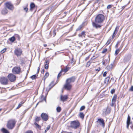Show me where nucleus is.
I'll list each match as a JSON object with an SVG mask.
<instances>
[{
    "label": "nucleus",
    "instance_id": "1",
    "mask_svg": "<svg viewBox=\"0 0 133 133\" xmlns=\"http://www.w3.org/2000/svg\"><path fill=\"white\" fill-rule=\"evenodd\" d=\"M16 123L15 120L11 119L9 120L7 122L6 126L10 129H12L15 127Z\"/></svg>",
    "mask_w": 133,
    "mask_h": 133
},
{
    "label": "nucleus",
    "instance_id": "2",
    "mask_svg": "<svg viewBox=\"0 0 133 133\" xmlns=\"http://www.w3.org/2000/svg\"><path fill=\"white\" fill-rule=\"evenodd\" d=\"M104 16L102 14H98L96 17L95 21L96 23H101L104 20Z\"/></svg>",
    "mask_w": 133,
    "mask_h": 133
},
{
    "label": "nucleus",
    "instance_id": "3",
    "mask_svg": "<svg viewBox=\"0 0 133 133\" xmlns=\"http://www.w3.org/2000/svg\"><path fill=\"white\" fill-rule=\"evenodd\" d=\"M79 123L77 121H72L70 123L71 127L75 129H76L79 128Z\"/></svg>",
    "mask_w": 133,
    "mask_h": 133
},
{
    "label": "nucleus",
    "instance_id": "4",
    "mask_svg": "<svg viewBox=\"0 0 133 133\" xmlns=\"http://www.w3.org/2000/svg\"><path fill=\"white\" fill-rule=\"evenodd\" d=\"M9 80L5 77H3L0 78V82L2 84L6 85L8 84Z\"/></svg>",
    "mask_w": 133,
    "mask_h": 133
},
{
    "label": "nucleus",
    "instance_id": "5",
    "mask_svg": "<svg viewBox=\"0 0 133 133\" xmlns=\"http://www.w3.org/2000/svg\"><path fill=\"white\" fill-rule=\"evenodd\" d=\"M21 68L19 66L15 67L12 69V72L15 74H18L21 72Z\"/></svg>",
    "mask_w": 133,
    "mask_h": 133
},
{
    "label": "nucleus",
    "instance_id": "6",
    "mask_svg": "<svg viewBox=\"0 0 133 133\" xmlns=\"http://www.w3.org/2000/svg\"><path fill=\"white\" fill-rule=\"evenodd\" d=\"M8 78L11 82H13L16 79V76L12 74H9L8 76Z\"/></svg>",
    "mask_w": 133,
    "mask_h": 133
},
{
    "label": "nucleus",
    "instance_id": "7",
    "mask_svg": "<svg viewBox=\"0 0 133 133\" xmlns=\"http://www.w3.org/2000/svg\"><path fill=\"white\" fill-rule=\"evenodd\" d=\"M5 5L6 6L8 9L10 10H13L14 8L13 5L10 2L6 3Z\"/></svg>",
    "mask_w": 133,
    "mask_h": 133
},
{
    "label": "nucleus",
    "instance_id": "8",
    "mask_svg": "<svg viewBox=\"0 0 133 133\" xmlns=\"http://www.w3.org/2000/svg\"><path fill=\"white\" fill-rule=\"evenodd\" d=\"M111 110V109L108 107L104 109L103 110V114L104 115H107L110 112Z\"/></svg>",
    "mask_w": 133,
    "mask_h": 133
},
{
    "label": "nucleus",
    "instance_id": "9",
    "mask_svg": "<svg viewBox=\"0 0 133 133\" xmlns=\"http://www.w3.org/2000/svg\"><path fill=\"white\" fill-rule=\"evenodd\" d=\"M22 53V51L19 48L16 49L14 51V53L17 56H20Z\"/></svg>",
    "mask_w": 133,
    "mask_h": 133
},
{
    "label": "nucleus",
    "instance_id": "10",
    "mask_svg": "<svg viewBox=\"0 0 133 133\" xmlns=\"http://www.w3.org/2000/svg\"><path fill=\"white\" fill-rule=\"evenodd\" d=\"M68 98V96L67 95H61L60 97V100L63 102L66 101Z\"/></svg>",
    "mask_w": 133,
    "mask_h": 133
},
{
    "label": "nucleus",
    "instance_id": "11",
    "mask_svg": "<svg viewBox=\"0 0 133 133\" xmlns=\"http://www.w3.org/2000/svg\"><path fill=\"white\" fill-rule=\"evenodd\" d=\"M97 122L99 124L101 125L103 127H104V120L103 119H98Z\"/></svg>",
    "mask_w": 133,
    "mask_h": 133
},
{
    "label": "nucleus",
    "instance_id": "12",
    "mask_svg": "<svg viewBox=\"0 0 133 133\" xmlns=\"http://www.w3.org/2000/svg\"><path fill=\"white\" fill-rule=\"evenodd\" d=\"M41 117L43 120L46 121L48 119V116L46 113H43L41 114Z\"/></svg>",
    "mask_w": 133,
    "mask_h": 133
},
{
    "label": "nucleus",
    "instance_id": "13",
    "mask_svg": "<svg viewBox=\"0 0 133 133\" xmlns=\"http://www.w3.org/2000/svg\"><path fill=\"white\" fill-rule=\"evenodd\" d=\"M117 98V95H114L113 96L111 100V103L110 104V105L111 107H113L115 104Z\"/></svg>",
    "mask_w": 133,
    "mask_h": 133
},
{
    "label": "nucleus",
    "instance_id": "14",
    "mask_svg": "<svg viewBox=\"0 0 133 133\" xmlns=\"http://www.w3.org/2000/svg\"><path fill=\"white\" fill-rule=\"evenodd\" d=\"M71 87V84H69L66 82L65 84L64 85L63 88L68 90L70 89Z\"/></svg>",
    "mask_w": 133,
    "mask_h": 133
},
{
    "label": "nucleus",
    "instance_id": "15",
    "mask_svg": "<svg viewBox=\"0 0 133 133\" xmlns=\"http://www.w3.org/2000/svg\"><path fill=\"white\" fill-rule=\"evenodd\" d=\"M131 55L130 54L126 55L124 58V62H126L129 61L131 59Z\"/></svg>",
    "mask_w": 133,
    "mask_h": 133
},
{
    "label": "nucleus",
    "instance_id": "16",
    "mask_svg": "<svg viewBox=\"0 0 133 133\" xmlns=\"http://www.w3.org/2000/svg\"><path fill=\"white\" fill-rule=\"evenodd\" d=\"M75 81V79L74 77H71L67 79L66 82L69 84H71V83Z\"/></svg>",
    "mask_w": 133,
    "mask_h": 133
},
{
    "label": "nucleus",
    "instance_id": "17",
    "mask_svg": "<svg viewBox=\"0 0 133 133\" xmlns=\"http://www.w3.org/2000/svg\"><path fill=\"white\" fill-rule=\"evenodd\" d=\"M127 123V128L128 129L129 125L131 124V122H130V118L129 115L128 116Z\"/></svg>",
    "mask_w": 133,
    "mask_h": 133
},
{
    "label": "nucleus",
    "instance_id": "18",
    "mask_svg": "<svg viewBox=\"0 0 133 133\" xmlns=\"http://www.w3.org/2000/svg\"><path fill=\"white\" fill-rule=\"evenodd\" d=\"M119 28V27H118V26H117L116 28L115 29V31H114L113 33V35H112V38H113L115 37V36L116 35V34L117 33V31H118V30Z\"/></svg>",
    "mask_w": 133,
    "mask_h": 133
},
{
    "label": "nucleus",
    "instance_id": "19",
    "mask_svg": "<svg viewBox=\"0 0 133 133\" xmlns=\"http://www.w3.org/2000/svg\"><path fill=\"white\" fill-rule=\"evenodd\" d=\"M109 79L110 77H107L105 78L104 81V83L106 84L110 83V80H109Z\"/></svg>",
    "mask_w": 133,
    "mask_h": 133
},
{
    "label": "nucleus",
    "instance_id": "20",
    "mask_svg": "<svg viewBox=\"0 0 133 133\" xmlns=\"http://www.w3.org/2000/svg\"><path fill=\"white\" fill-rule=\"evenodd\" d=\"M8 10L6 8H3L2 11V14L3 15L7 13Z\"/></svg>",
    "mask_w": 133,
    "mask_h": 133
},
{
    "label": "nucleus",
    "instance_id": "21",
    "mask_svg": "<svg viewBox=\"0 0 133 133\" xmlns=\"http://www.w3.org/2000/svg\"><path fill=\"white\" fill-rule=\"evenodd\" d=\"M92 25L93 27H95L96 28H100L101 26V25L98 24L94 22L93 23Z\"/></svg>",
    "mask_w": 133,
    "mask_h": 133
},
{
    "label": "nucleus",
    "instance_id": "22",
    "mask_svg": "<svg viewBox=\"0 0 133 133\" xmlns=\"http://www.w3.org/2000/svg\"><path fill=\"white\" fill-rule=\"evenodd\" d=\"M49 62V61L48 60H46L45 61V68L46 69H48Z\"/></svg>",
    "mask_w": 133,
    "mask_h": 133
},
{
    "label": "nucleus",
    "instance_id": "23",
    "mask_svg": "<svg viewBox=\"0 0 133 133\" xmlns=\"http://www.w3.org/2000/svg\"><path fill=\"white\" fill-rule=\"evenodd\" d=\"M30 10L32 11L33 9L35 8V5L34 3H32L30 4Z\"/></svg>",
    "mask_w": 133,
    "mask_h": 133
},
{
    "label": "nucleus",
    "instance_id": "24",
    "mask_svg": "<svg viewBox=\"0 0 133 133\" xmlns=\"http://www.w3.org/2000/svg\"><path fill=\"white\" fill-rule=\"evenodd\" d=\"M85 32L84 31L82 32L81 34L78 35L79 37H85Z\"/></svg>",
    "mask_w": 133,
    "mask_h": 133
},
{
    "label": "nucleus",
    "instance_id": "25",
    "mask_svg": "<svg viewBox=\"0 0 133 133\" xmlns=\"http://www.w3.org/2000/svg\"><path fill=\"white\" fill-rule=\"evenodd\" d=\"M115 66V64L114 62H113L109 66H107V68H108L109 67H110V69H111L113 67H114Z\"/></svg>",
    "mask_w": 133,
    "mask_h": 133
},
{
    "label": "nucleus",
    "instance_id": "26",
    "mask_svg": "<svg viewBox=\"0 0 133 133\" xmlns=\"http://www.w3.org/2000/svg\"><path fill=\"white\" fill-rule=\"evenodd\" d=\"M2 130L4 133H9L8 131L5 129L3 128L2 129Z\"/></svg>",
    "mask_w": 133,
    "mask_h": 133
},
{
    "label": "nucleus",
    "instance_id": "27",
    "mask_svg": "<svg viewBox=\"0 0 133 133\" xmlns=\"http://www.w3.org/2000/svg\"><path fill=\"white\" fill-rule=\"evenodd\" d=\"M79 116L82 119L84 118V115L83 112H80L79 115Z\"/></svg>",
    "mask_w": 133,
    "mask_h": 133
},
{
    "label": "nucleus",
    "instance_id": "28",
    "mask_svg": "<svg viewBox=\"0 0 133 133\" xmlns=\"http://www.w3.org/2000/svg\"><path fill=\"white\" fill-rule=\"evenodd\" d=\"M15 40V37L13 36L9 39L10 41L11 42H14Z\"/></svg>",
    "mask_w": 133,
    "mask_h": 133
},
{
    "label": "nucleus",
    "instance_id": "29",
    "mask_svg": "<svg viewBox=\"0 0 133 133\" xmlns=\"http://www.w3.org/2000/svg\"><path fill=\"white\" fill-rule=\"evenodd\" d=\"M50 125H48L44 133H46L50 129Z\"/></svg>",
    "mask_w": 133,
    "mask_h": 133
},
{
    "label": "nucleus",
    "instance_id": "30",
    "mask_svg": "<svg viewBox=\"0 0 133 133\" xmlns=\"http://www.w3.org/2000/svg\"><path fill=\"white\" fill-rule=\"evenodd\" d=\"M120 49H117L115 51V55H117L118 54V53L120 51Z\"/></svg>",
    "mask_w": 133,
    "mask_h": 133
},
{
    "label": "nucleus",
    "instance_id": "31",
    "mask_svg": "<svg viewBox=\"0 0 133 133\" xmlns=\"http://www.w3.org/2000/svg\"><path fill=\"white\" fill-rule=\"evenodd\" d=\"M57 111L58 112H60L61 110V108L59 107H57L56 108Z\"/></svg>",
    "mask_w": 133,
    "mask_h": 133
},
{
    "label": "nucleus",
    "instance_id": "32",
    "mask_svg": "<svg viewBox=\"0 0 133 133\" xmlns=\"http://www.w3.org/2000/svg\"><path fill=\"white\" fill-rule=\"evenodd\" d=\"M83 27V25H81L79 26L76 29V31H78L81 29Z\"/></svg>",
    "mask_w": 133,
    "mask_h": 133
},
{
    "label": "nucleus",
    "instance_id": "33",
    "mask_svg": "<svg viewBox=\"0 0 133 133\" xmlns=\"http://www.w3.org/2000/svg\"><path fill=\"white\" fill-rule=\"evenodd\" d=\"M40 118L39 117L37 116L35 118V121L36 122H38L40 120Z\"/></svg>",
    "mask_w": 133,
    "mask_h": 133
},
{
    "label": "nucleus",
    "instance_id": "34",
    "mask_svg": "<svg viewBox=\"0 0 133 133\" xmlns=\"http://www.w3.org/2000/svg\"><path fill=\"white\" fill-rule=\"evenodd\" d=\"M34 124L36 125V126L38 129H40L41 128V127L36 123L35 122Z\"/></svg>",
    "mask_w": 133,
    "mask_h": 133
},
{
    "label": "nucleus",
    "instance_id": "35",
    "mask_svg": "<svg viewBox=\"0 0 133 133\" xmlns=\"http://www.w3.org/2000/svg\"><path fill=\"white\" fill-rule=\"evenodd\" d=\"M49 75V73L48 72H47L45 74V76H44V77L45 79L47 77H48Z\"/></svg>",
    "mask_w": 133,
    "mask_h": 133
},
{
    "label": "nucleus",
    "instance_id": "36",
    "mask_svg": "<svg viewBox=\"0 0 133 133\" xmlns=\"http://www.w3.org/2000/svg\"><path fill=\"white\" fill-rule=\"evenodd\" d=\"M63 71L61 70L59 72V73L58 74L57 76V78H58L59 77H60L61 75V73Z\"/></svg>",
    "mask_w": 133,
    "mask_h": 133
},
{
    "label": "nucleus",
    "instance_id": "37",
    "mask_svg": "<svg viewBox=\"0 0 133 133\" xmlns=\"http://www.w3.org/2000/svg\"><path fill=\"white\" fill-rule=\"evenodd\" d=\"M6 48H4L1 51V53L2 54L3 53L5 52L6 51Z\"/></svg>",
    "mask_w": 133,
    "mask_h": 133
},
{
    "label": "nucleus",
    "instance_id": "38",
    "mask_svg": "<svg viewBox=\"0 0 133 133\" xmlns=\"http://www.w3.org/2000/svg\"><path fill=\"white\" fill-rule=\"evenodd\" d=\"M31 78L32 79H35L36 78V76L35 75H32L31 77Z\"/></svg>",
    "mask_w": 133,
    "mask_h": 133
},
{
    "label": "nucleus",
    "instance_id": "39",
    "mask_svg": "<svg viewBox=\"0 0 133 133\" xmlns=\"http://www.w3.org/2000/svg\"><path fill=\"white\" fill-rule=\"evenodd\" d=\"M85 108V107L84 106H83L81 107L80 109V111H81L83 110Z\"/></svg>",
    "mask_w": 133,
    "mask_h": 133
},
{
    "label": "nucleus",
    "instance_id": "40",
    "mask_svg": "<svg viewBox=\"0 0 133 133\" xmlns=\"http://www.w3.org/2000/svg\"><path fill=\"white\" fill-rule=\"evenodd\" d=\"M56 30L55 29H54L53 30V37H54L56 35Z\"/></svg>",
    "mask_w": 133,
    "mask_h": 133
},
{
    "label": "nucleus",
    "instance_id": "41",
    "mask_svg": "<svg viewBox=\"0 0 133 133\" xmlns=\"http://www.w3.org/2000/svg\"><path fill=\"white\" fill-rule=\"evenodd\" d=\"M107 49H104L102 51V53L103 54H104L107 51Z\"/></svg>",
    "mask_w": 133,
    "mask_h": 133
},
{
    "label": "nucleus",
    "instance_id": "42",
    "mask_svg": "<svg viewBox=\"0 0 133 133\" xmlns=\"http://www.w3.org/2000/svg\"><path fill=\"white\" fill-rule=\"evenodd\" d=\"M112 5H108L107 8L108 9H109L111 8V7H112Z\"/></svg>",
    "mask_w": 133,
    "mask_h": 133
},
{
    "label": "nucleus",
    "instance_id": "43",
    "mask_svg": "<svg viewBox=\"0 0 133 133\" xmlns=\"http://www.w3.org/2000/svg\"><path fill=\"white\" fill-rule=\"evenodd\" d=\"M115 89H112L111 90L110 92L111 94H112L115 92Z\"/></svg>",
    "mask_w": 133,
    "mask_h": 133
},
{
    "label": "nucleus",
    "instance_id": "44",
    "mask_svg": "<svg viewBox=\"0 0 133 133\" xmlns=\"http://www.w3.org/2000/svg\"><path fill=\"white\" fill-rule=\"evenodd\" d=\"M90 61H88V62L87 63V65H86V66L87 67L89 66L90 65Z\"/></svg>",
    "mask_w": 133,
    "mask_h": 133
},
{
    "label": "nucleus",
    "instance_id": "45",
    "mask_svg": "<svg viewBox=\"0 0 133 133\" xmlns=\"http://www.w3.org/2000/svg\"><path fill=\"white\" fill-rule=\"evenodd\" d=\"M22 106V104L20 103L19 104L17 107L16 108V109H18L20 107H21Z\"/></svg>",
    "mask_w": 133,
    "mask_h": 133
},
{
    "label": "nucleus",
    "instance_id": "46",
    "mask_svg": "<svg viewBox=\"0 0 133 133\" xmlns=\"http://www.w3.org/2000/svg\"><path fill=\"white\" fill-rule=\"evenodd\" d=\"M25 133H33V132L31 130H28L26 131Z\"/></svg>",
    "mask_w": 133,
    "mask_h": 133
},
{
    "label": "nucleus",
    "instance_id": "47",
    "mask_svg": "<svg viewBox=\"0 0 133 133\" xmlns=\"http://www.w3.org/2000/svg\"><path fill=\"white\" fill-rule=\"evenodd\" d=\"M107 73V72L106 71L104 72L103 74V76L104 77H105L106 76V75Z\"/></svg>",
    "mask_w": 133,
    "mask_h": 133
},
{
    "label": "nucleus",
    "instance_id": "48",
    "mask_svg": "<svg viewBox=\"0 0 133 133\" xmlns=\"http://www.w3.org/2000/svg\"><path fill=\"white\" fill-rule=\"evenodd\" d=\"M53 83H54V82H51V83L50 84H49V86H51V85H52V86H51V87H52L54 85H53Z\"/></svg>",
    "mask_w": 133,
    "mask_h": 133
},
{
    "label": "nucleus",
    "instance_id": "49",
    "mask_svg": "<svg viewBox=\"0 0 133 133\" xmlns=\"http://www.w3.org/2000/svg\"><path fill=\"white\" fill-rule=\"evenodd\" d=\"M68 68H66L65 69H64V71L65 72H66L68 70Z\"/></svg>",
    "mask_w": 133,
    "mask_h": 133
},
{
    "label": "nucleus",
    "instance_id": "50",
    "mask_svg": "<svg viewBox=\"0 0 133 133\" xmlns=\"http://www.w3.org/2000/svg\"><path fill=\"white\" fill-rule=\"evenodd\" d=\"M110 42H111V39H109V40H108L106 44H107V45H108L110 43Z\"/></svg>",
    "mask_w": 133,
    "mask_h": 133
},
{
    "label": "nucleus",
    "instance_id": "51",
    "mask_svg": "<svg viewBox=\"0 0 133 133\" xmlns=\"http://www.w3.org/2000/svg\"><path fill=\"white\" fill-rule=\"evenodd\" d=\"M24 10L25 11L27 12L28 10V9L27 7H25L24 8Z\"/></svg>",
    "mask_w": 133,
    "mask_h": 133
},
{
    "label": "nucleus",
    "instance_id": "52",
    "mask_svg": "<svg viewBox=\"0 0 133 133\" xmlns=\"http://www.w3.org/2000/svg\"><path fill=\"white\" fill-rule=\"evenodd\" d=\"M15 36L16 37H17L18 38L19 40L20 38V37L17 34H16L15 35Z\"/></svg>",
    "mask_w": 133,
    "mask_h": 133
},
{
    "label": "nucleus",
    "instance_id": "53",
    "mask_svg": "<svg viewBox=\"0 0 133 133\" xmlns=\"http://www.w3.org/2000/svg\"><path fill=\"white\" fill-rule=\"evenodd\" d=\"M130 90L132 91H133V86H131Z\"/></svg>",
    "mask_w": 133,
    "mask_h": 133
},
{
    "label": "nucleus",
    "instance_id": "54",
    "mask_svg": "<svg viewBox=\"0 0 133 133\" xmlns=\"http://www.w3.org/2000/svg\"><path fill=\"white\" fill-rule=\"evenodd\" d=\"M39 70H40V68H39V67H38V68L37 71V73H38V72H39Z\"/></svg>",
    "mask_w": 133,
    "mask_h": 133
},
{
    "label": "nucleus",
    "instance_id": "55",
    "mask_svg": "<svg viewBox=\"0 0 133 133\" xmlns=\"http://www.w3.org/2000/svg\"><path fill=\"white\" fill-rule=\"evenodd\" d=\"M100 70V68H98L96 69L95 70L96 71H98Z\"/></svg>",
    "mask_w": 133,
    "mask_h": 133
},
{
    "label": "nucleus",
    "instance_id": "56",
    "mask_svg": "<svg viewBox=\"0 0 133 133\" xmlns=\"http://www.w3.org/2000/svg\"><path fill=\"white\" fill-rule=\"evenodd\" d=\"M129 125H130V127H131V128L132 129V123H131V124H129Z\"/></svg>",
    "mask_w": 133,
    "mask_h": 133
},
{
    "label": "nucleus",
    "instance_id": "57",
    "mask_svg": "<svg viewBox=\"0 0 133 133\" xmlns=\"http://www.w3.org/2000/svg\"><path fill=\"white\" fill-rule=\"evenodd\" d=\"M43 100L46 101V97H45L43 98Z\"/></svg>",
    "mask_w": 133,
    "mask_h": 133
},
{
    "label": "nucleus",
    "instance_id": "58",
    "mask_svg": "<svg viewBox=\"0 0 133 133\" xmlns=\"http://www.w3.org/2000/svg\"><path fill=\"white\" fill-rule=\"evenodd\" d=\"M118 47V43H117L116 45H115V47L116 48H117V47Z\"/></svg>",
    "mask_w": 133,
    "mask_h": 133
},
{
    "label": "nucleus",
    "instance_id": "59",
    "mask_svg": "<svg viewBox=\"0 0 133 133\" xmlns=\"http://www.w3.org/2000/svg\"><path fill=\"white\" fill-rule=\"evenodd\" d=\"M44 69H43V71L42 70V71L41 73L42 74H44Z\"/></svg>",
    "mask_w": 133,
    "mask_h": 133
},
{
    "label": "nucleus",
    "instance_id": "60",
    "mask_svg": "<svg viewBox=\"0 0 133 133\" xmlns=\"http://www.w3.org/2000/svg\"><path fill=\"white\" fill-rule=\"evenodd\" d=\"M43 46L44 47H46V46H47V44H44Z\"/></svg>",
    "mask_w": 133,
    "mask_h": 133
},
{
    "label": "nucleus",
    "instance_id": "61",
    "mask_svg": "<svg viewBox=\"0 0 133 133\" xmlns=\"http://www.w3.org/2000/svg\"><path fill=\"white\" fill-rule=\"evenodd\" d=\"M43 97V95L41 96V99H42Z\"/></svg>",
    "mask_w": 133,
    "mask_h": 133
},
{
    "label": "nucleus",
    "instance_id": "62",
    "mask_svg": "<svg viewBox=\"0 0 133 133\" xmlns=\"http://www.w3.org/2000/svg\"><path fill=\"white\" fill-rule=\"evenodd\" d=\"M125 7V6H123V8H124Z\"/></svg>",
    "mask_w": 133,
    "mask_h": 133
},
{
    "label": "nucleus",
    "instance_id": "63",
    "mask_svg": "<svg viewBox=\"0 0 133 133\" xmlns=\"http://www.w3.org/2000/svg\"><path fill=\"white\" fill-rule=\"evenodd\" d=\"M75 35H72V36H75Z\"/></svg>",
    "mask_w": 133,
    "mask_h": 133
},
{
    "label": "nucleus",
    "instance_id": "64",
    "mask_svg": "<svg viewBox=\"0 0 133 133\" xmlns=\"http://www.w3.org/2000/svg\"><path fill=\"white\" fill-rule=\"evenodd\" d=\"M66 40L68 41L69 40V39H66Z\"/></svg>",
    "mask_w": 133,
    "mask_h": 133
}]
</instances>
